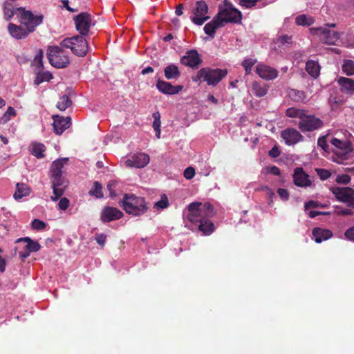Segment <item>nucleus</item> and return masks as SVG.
<instances>
[{
  "instance_id": "f257e3e1",
  "label": "nucleus",
  "mask_w": 354,
  "mask_h": 354,
  "mask_svg": "<svg viewBox=\"0 0 354 354\" xmlns=\"http://www.w3.org/2000/svg\"><path fill=\"white\" fill-rule=\"evenodd\" d=\"M68 161V158H62L53 162L50 169V178L53 196L50 198L57 201L62 197L68 186V181L63 176L62 169Z\"/></svg>"
},
{
  "instance_id": "f03ea898",
  "label": "nucleus",
  "mask_w": 354,
  "mask_h": 354,
  "mask_svg": "<svg viewBox=\"0 0 354 354\" xmlns=\"http://www.w3.org/2000/svg\"><path fill=\"white\" fill-rule=\"evenodd\" d=\"M201 203H192L188 205L187 219L192 223H200L198 230L205 235H209L214 230V225L209 220L206 219L201 210Z\"/></svg>"
},
{
  "instance_id": "7ed1b4c3",
  "label": "nucleus",
  "mask_w": 354,
  "mask_h": 354,
  "mask_svg": "<svg viewBox=\"0 0 354 354\" xmlns=\"http://www.w3.org/2000/svg\"><path fill=\"white\" fill-rule=\"evenodd\" d=\"M120 205L127 214L133 216L142 215L149 208L144 197L133 194H125Z\"/></svg>"
},
{
  "instance_id": "20e7f679",
  "label": "nucleus",
  "mask_w": 354,
  "mask_h": 354,
  "mask_svg": "<svg viewBox=\"0 0 354 354\" xmlns=\"http://www.w3.org/2000/svg\"><path fill=\"white\" fill-rule=\"evenodd\" d=\"M227 75L226 69L205 67L201 68L196 75L192 77L194 82H205L207 85L215 86Z\"/></svg>"
},
{
  "instance_id": "39448f33",
  "label": "nucleus",
  "mask_w": 354,
  "mask_h": 354,
  "mask_svg": "<svg viewBox=\"0 0 354 354\" xmlns=\"http://www.w3.org/2000/svg\"><path fill=\"white\" fill-rule=\"evenodd\" d=\"M59 45L63 48L71 49L72 53L78 57H84L88 50V42L81 35L66 37L60 42Z\"/></svg>"
},
{
  "instance_id": "423d86ee",
  "label": "nucleus",
  "mask_w": 354,
  "mask_h": 354,
  "mask_svg": "<svg viewBox=\"0 0 354 354\" xmlns=\"http://www.w3.org/2000/svg\"><path fill=\"white\" fill-rule=\"evenodd\" d=\"M216 16L219 17L224 26L227 23L240 24L242 20L241 12L228 0H224L223 7L219 6Z\"/></svg>"
},
{
  "instance_id": "0eeeda50",
  "label": "nucleus",
  "mask_w": 354,
  "mask_h": 354,
  "mask_svg": "<svg viewBox=\"0 0 354 354\" xmlns=\"http://www.w3.org/2000/svg\"><path fill=\"white\" fill-rule=\"evenodd\" d=\"M47 55L49 63L55 68H65L70 63L68 55L61 46H49Z\"/></svg>"
},
{
  "instance_id": "6e6552de",
  "label": "nucleus",
  "mask_w": 354,
  "mask_h": 354,
  "mask_svg": "<svg viewBox=\"0 0 354 354\" xmlns=\"http://www.w3.org/2000/svg\"><path fill=\"white\" fill-rule=\"evenodd\" d=\"M16 11H19V21L29 33L34 32L35 28L43 22L44 16L41 14L35 15L31 11L26 10L22 7L16 8Z\"/></svg>"
},
{
  "instance_id": "1a4fd4ad",
  "label": "nucleus",
  "mask_w": 354,
  "mask_h": 354,
  "mask_svg": "<svg viewBox=\"0 0 354 354\" xmlns=\"http://www.w3.org/2000/svg\"><path fill=\"white\" fill-rule=\"evenodd\" d=\"M310 32L317 37L321 42L328 45H334L339 38V33L337 31H331L326 27L311 28Z\"/></svg>"
},
{
  "instance_id": "9d476101",
  "label": "nucleus",
  "mask_w": 354,
  "mask_h": 354,
  "mask_svg": "<svg viewBox=\"0 0 354 354\" xmlns=\"http://www.w3.org/2000/svg\"><path fill=\"white\" fill-rule=\"evenodd\" d=\"M324 122L315 115L307 114L306 112L301 120L298 123V127L301 131L311 132L323 127Z\"/></svg>"
},
{
  "instance_id": "9b49d317",
  "label": "nucleus",
  "mask_w": 354,
  "mask_h": 354,
  "mask_svg": "<svg viewBox=\"0 0 354 354\" xmlns=\"http://www.w3.org/2000/svg\"><path fill=\"white\" fill-rule=\"evenodd\" d=\"M330 143L336 147L334 153L342 160H348L353 151L352 145L348 141H342L337 138H333Z\"/></svg>"
},
{
  "instance_id": "f8f14e48",
  "label": "nucleus",
  "mask_w": 354,
  "mask_h": 354,
  "mask_svg": "<svg viewBox=\"0 0 354 354\" xmlns=\"http://www.w3.org/2000/svg\"><path fill=\"white\" fill-rule=\"evenodd\" d=\"M208 12V6L204 1H197L193 10L194 15L191 17L192 21L198 26L203 25L206 21L209 19L207 15Z\"/></svg>"
},
{
  "instance_id": "ddd939ff",
  "label": "nucleus",
  "mask_w": 354,
  "mask_h": 354,
  "mask_svg": "<svg viewBox=\"0 0 354 354\" xmlns=\"http://www.w3.org/2000/svg\"><path fill=\"white\" fill-rule=\"evenodd\" d=\"M91 15L88 12H81L74 17L76 30L84 37L88 35L91 25Z\"/></svg>"
},
{
  "instance_id": "4468645a",
  "label": "nucleus",
  "mask_w": 354,
  "mask_h": 354,
  "mask_svg": "<svg viewBox=\"0 0 354 354\" xmlns=\"http://www.w3.org/2000/svg\"><path fill=\"white\" fill-rule=\"evenodd\" d=\"M203 61L201 55L195 49L189 50L185 55L180 58V63L192 68H198Z\"/></svg>"
},
{
  "instance_id": "2eb2a0df",
  "label": "nucleus",
  "mask_w": 354,
  "mask_h": 354,
  "mask_svg": "<svg viewBox=\"0 0 354 354\" xmlns=\"http://www.w3.org/2000/svg\"><path fill=\"white\" fill-rule=\"evenodd\" d=\"M150 160L149 156L145 153L134 154L125 161L129 167L143 168L147 166Z\"/></svg>"
},
{
  "instance_id": "dca6fc26",
  "label": "nucleus",
  "mask_w": 354,
  "mask_h": 354,
  "mask_svg": "<svg viewBox=\"0 0 354 354\" xmlns=\"http://www.w3.org/2000/svg\"><path fill=\"white\" fill-rule=\"evenodd\" d=\"M281 136L288 145H294L304 140V136L294 128H288L282 131Z\"/></svg>"
},
{
  "instance_id": "f3484780",
  "label": "nucleus",
  "mask_w": 354,
  "mask_h": 354,
  "mask_svg": "<svg viewBox=\"0 0 354 354\" xmlns=\"http://www.w3.org/2000/svg\"><path fill=\"white\" fill-rule=\"evenodd\" d=\"M123 216V213L118 208L113 207H104L100 214V220L102 223H109L118 220Z\"/></svg>"
},
{
  "instance_id": "a211bd4d",
  "label": "nucleus",
  "mask_w": 354,
  "mask_h": 354,
  "mask_svg": "<svg viewBox=\"0 0 354 354\" xmlns=\"http://www.w3.org/2000/svg\"><path fill=\"white\" fill-rule=\"evenodd\" d=\"M330 190L337 201L347 203L354 196V189L349 187H331Z\"/></svg>"
},
{
  "instance_id": "6ab92c4d",
  "label": "nucleus",
  "mask_w": 354,
  "mask_h": 354,
  "mask_svg": "<svg viewBox=\"0 0 354 354\" xmlns=\"http://www.w3.org/2000/svg\"><path fill=\"white\" fill-rule=\"evenodd\" d=\"M293 181L297 186L301 187H310L312 184L309 175L302 167H296L294 169Z\"/></svg>"
},
{
  "instance_id": "aec40b11",
  "label": "nucleus",
  "mask_w": 354,
  "mask_h": 354,
  "mask_svg": "<svg viewBox=\"0 0 354 354\" xmlns=\"http://www.w3.org/2000/svg\"><path fill=\"white\" fill-rule=\"evenodd\" d=\"M53 129L54 132L57 135H61L62 133L71 125V117H63L58 115H53Z\"/></svg>"
},
{
  "instance_id": "412c9836",
  "label": "nucleus",
  "mask_w": 354,
  "mask_h": 354,
  "mask_svg": "<svg viewBox=\"0 0 354 354\" xmlns=\"http://www.w3.org/2000/svg\"><path fill=\"white\" fill-rule=\"evenodd\" d=\"M158 90L165 95H176L179 93L183 89V86H174L170 82L158 80L156 83Z\"/></svg>"
},
{
  "instance_id": "4be33fe9",
  "label": "nucleus",
  "mask_w": 354,
  "mask_h": 354,
  "mask_svg": "<svg viewBox=\"0 0 354 354\" xmlns=\"http://www.w3.org/2000/svg\"><path fill=\"white\" fill-rule=\"evenodd\" d=\"M257 74L264 80H272L277 77L278 71L266 64H258L255 70Z\"/></svg>"
},
{
  "instance_id": "5701e85b",
  "label": "nucleus",
  "mask_w": 354,
  "mask_h": 354,
  "mask_svg": "<svg viewBox=\"0 0 354 354\" xmlns=\"http://www.w3.org/2000/svg\"><path fill=\"white\" fill-rule=\"evenodd\" d=\"M8 30L9 34L16 39H24L29 35V32L26 28L12 23L8 24Z\"/></svg>"
},
{
  "instance_id": "b1692460",
  "label": "nucleus",
  "mask_w": 354,
  "mask_h": 354,
  "mask_svg": "<svg viewBox=\"0 0 354 354\" xmlns=\"http://www.w3.org/2000/svg\"><path fill=\"white\" fill-rule=\"evenodd\" d=\"M224 26L221 19L218 16H215L213 19L206 24L204 26V32L210 37H214L216 29Z\"/></svg>"
},
{
  "instance_id": "393cba45",
  "label": "nucleus",
  "mask_w": 354,
  "mask_h": 354,
  "mask_svg": "<svg viewBox=\"0 0 354 354\" xmlns=\"http://www.w3.org/2000/svg\"><path fill=\"white\" fill-rule=\"evenodd\" d=\"M312 234L317 243H320L324 241L328 240L333 235L330 230L321 227H315L313 230Z\"/></svg>"
},
{
  "instance_id": "a878e982",
  "label": "nucleus",
  "mask_w": 354,
  "mask_h": 354,
  "mask_svg": "<svg viewBox=\"0 0 354 354\" xmlns=\"http://www.w3.org/2000/svg\"><path fill=\"white\" fill-rule=\"evenodd\" d=\"M3 11L4 19L7 21H10L15 15H17L19 17V11H16V8L14 7L12 3L4 1L3 3Z\"/></svg>"
},
{
  "instance_id": "bb28decb",
  "label": "nucleus",
  "mask_w": 354,
  "mask_h": 354,
  "mask_svg": "<svg viewBox=\"0 0 354 354\" xmlns=\"http://www.w3.org/2000/svg\"><path fill=\"white\" fill-rule=\"evenodd\" d=\"M338 84L342 88V91L352 93H354V80L341 77L337 80Z\"/></svg>"
},
{
  "instance_id": "cd10ccee",
  "label": "nucleus",
  "mask_w": 354,
  "mask_h": 354,
  "mask_svg": "<svg viewBox=\"0 0 354 354\" xmlns=\"http://www.w3.org/2000/svg\"><path fill=\"white\" fill-rule=\"evenodd\" d=\"M26 242V245L24 248L27 249L30 253L36 252L41 248V245L37 241H34L29 237L19 238L16 241V243Z\"/></svg>"
},
{
  "instance_id": "c85d7f7f",
  "label": "nucleus",
  "mask_w": 354,
  "mask_h": 354,
  "mask_svg": "<svg viewBox=\"0 0 354 354\" xmlns=\"http://www.w3.org/2000/svg\"><path fill=\"white\" fill-rule=\"evenodd\" d=\"M306 70L310 76L316 78L319 75L320 68L317 62L309 60L306 64Z\"/></svg>"
},
{
  "instance_id": "c756f323",
  "label": "nucleus",
  "mask_w": 354,
  "mask_h": 354,
  "mask_svg": "<svg viewBox=\"0 0 354 354\" xmlns=\"http://www.w3.org/2000/svg\"><path fill=\"white\" fill-rule=\"evenodd\" d=\"M164 73L167 80L177 79L180 75L178 67L174 64H169L165 67Z\"/></svg>"
},
{
  "instance_id": "7c9ffc66",
  "label": "nucleus",
  "mask_w": 354,
  "mask_h": 354,
  "mask_svg": "<svg viewBox=\"0 0 354 354\" xmlns=\"http://www.w3.org/2000/svg\"><path fill=\"white\" fill-rule=\"evenodd\" d=\"M17 189L13 195L15 200H19L24 196H28L30 194L29 187L24 183H17Z\"/></svg>"
},
{
  "instance_id": "2f4dec72",
  "label": "nucleus",
  "mask_w": 354,
  "mask_h": 354,
  "mask_svg": "<svg viewBox=\"0 0 354 354\" xmlns=\"http://www.w3.org/2000/svg\"><path fill=\"white\" fill-rule=\"evenodd\" d=\"M252 88L254 95L259 97L265 96L268 93L267 86L263 83L254 82Z\"/></svg>"
},
{
  "instance_id": "473e14b6",
  "label": "nucleus",
  "mask_w": 354,
  "mask_h": 354,
  "mask_svg": "<svg viewBox=\"0 0 354 354\" xmlns=\"http://www.w3.org/2000/svg\"><path fill=\"white\" fill-rule=\"evenodd\" d=\"M306 112L304 109L290 107L286 109V115L288 118H299L301 120Z\"/></svg>"
},
{
  "instance_id": "72a5a7b5",
  "label": "nucleus",
  "mask_w": 354,
  "mask_h": 354,
  "mask_svg": "<svg viewBox=\"0 0 354 354\" xmlns=\"http://www.w3.org/2000/svg\"><path fill=\"white\" fill-rule=\"evenodd\" d=\"M315 19L313 17L306 15H301L296 17L295 23L298 26H310L313 24Z\"/></svg>"
},
{
  "instance_id": "f704fd0d",
  "label": "nucleus",
  "mask_w": 354,
  "mask_h": 354,
  "mask_svg": "<svg viewBox=\"0 0 354 354\" xmlns=\"http://www.w3.org/2000/svg\"><path fill=\"white\" fill-rule=\"evenodd\" d=\"M288 95L292 100L297 102H304L306 99L305 93L297 89H290L288 91Z\"/></svg>"
},
{
  "instance_id": "c9c22d12",
  "label": "nucleus",
  "mask_w": 354,
  "mask_h": 354,
  "mask_svg": "<svg viewBox=\"0 0 354 354\" xmlns=\"http://www.w3.org/2000/svg\"><path fill=\"white\" fill-rule=\"evenodd\" d=\"M90 196H93L96 198H102L104 197V194L102 192V186L100 183L98 181H95L93 183V187L88 192Z\"/></svg>"
},
{
  "instance_id": "e433bc0d",
  "label": "nucleus",
  "mask_w": 354,
  "mask_h": 354,
  "mask_svg": "<svg viewBox=\"0 0 354 354\" xmlns=\"http://www.w3.org/2000/svg\"><path fill=\"white\" fill-rule=\"evenodd\" d=\"M46 147L41 143H33L32 145L31 153L37 158H41L44 156V152Z\"/></svg>"
},
{
  "instance_id": "4c0bfd02",
  "label": "nucleus",
  "mask_w": 354,
  "mask_h": 354,
  "mask_svg": "<svg viewBox=\"0 0 354 354\" xmlns=\"http://www.w3.org/2000/svg\"><path fill=\"white\" fill-rule=\"evenodd\" d=\"M72 104V101L67 95H62L57 102V107L60 111H64Z\"/></svg>"
},
{
  "instance_id": "58836bf2",
  "label": "nucleus",
  "mask_w": 354,
  "mask_h": 354,
  "mask_svg": "<svg viewBox=\"0 0 354 354\" xmlns=\"http://www.w3.org/2000/svg\"><path fill=\"white\" fill-rule=\"evenodd\" d=\"M43 51L39 49L36 55L34 57L32 65L36 68V71H42L44 68L43 66Z\"/></svg>"
},
{
  "instance_id": "ea45409f",
  "label": "nucleus",
  "mask_w": 354,
  "mask_h": 354,
  "mask_svg": "<svg viewBox=\"0 0 354 354\" xmlns=\"http://www.w3.org/2000/svg\"><path fill=\"white\" fill-rule=\"evenodd\" d=\"M342 71L348 76L354 75V61L351 59L344 60L342 66Z\"/></svg>"
},
{
  "instance_id": "a19ab883",
  "label": "nucleus",
  "mask_w": 354,
  "mask_h": 354,
  "mask_svg": "<svg viewBox=\"0 0 354 354\" xmlns=\"http://www.w3.org/2000/svg\"><path fill=\"white\" fill-rule=\"evenodd\" d=\"M153 128L156 131V137L160 138V114L158 111H156L153 113Z\"/></svg>"
},
{
  "instance_id": "79ce46f5",
  "label": "nucleus",
  "mask_w": 354,
  "mask_h": 354,
  "mask_svg": "<svg viewBox=\"0 0 354 354\" xmlns=\"http://www.w3.org/2000/svg\"><path fill=\"white\" fill-rule=\"evenodd\" d=\"M201 210L203 211V214L206 219H209L214 215V207L209 203H205L203 207H201Z\"/></svg>"
},
{
  "instance_id": "37998d69",
  "label": "nucleus",
  "mask_w": 354,
  "mask_h": 354,
  "mask_svg": "<svg viewBox=\"0 0 354 354\" xmlns=\"http://www.w3.org/2000/svg\"><path fill=\"white\" fill-rule=\"evenodd\" d=\"M169 206V201L165 194L161 196V199L154 203L153 208L156 209H163Z\"/></svg>"
},
{
  "instance_id": "c03bdc74",
  "label": "nucleus",
  "mask_w": 354,
  "mask_h": 354,
  "mask_svg": "<svg viewBox=\"0 0 354 354\" xmlns=\"http://www.w3.org/2000/svg\"><path fill=\"white\" fill-rule=\"evenodd\" d=\"M257 63V59L248 58L242 62L241 65L244 67L245 73L250 74L252 70V67Z\"/></svg>"
},
{
  "instance_id": "a18cd8bd",
  "label": "nucleus",
  "mask_w": 354,
  "mask_h": 354,
  "mask_svg": "<svg viewBox=\"0 0 354 354\" xmlns=\"http://www.w3.org/2000/svg\"><path fill=\"white\" fill-rule=\"evenodd\" d=\"M118 182L117 180H110L107 183V189L109 192V196L111 198H114L116 196L115 188L118 186Z\"/></svg>"
},
{
  "instance_id": "49530a36",
  "label": "nucleus",
  "mask_w": 354,
  "mask_h": 354,
  "mask_svg": "<svg viewBox=\"0 0 354 354\" xmlns=\"http://www.w3.org/2000/svg\"><path fill=\"white\" fill-rule=\"evenodd\" d=\"M32 228L36 230H43L45 229L46 224L43 221L35 218L31 223Z\"/></svg>"
},
{
  "instance_id": "de8ad7c7",
  "label": "nucleus",
  "mask_w": 354,
  "mask_h": 354,
  "mask_svg": "<svg viewBox=\"0 0 354 354\" xmlns=\"http://www.w3.org/2000/svg\"><path fill=\"white\" fill-rule=\"evenodd\" d=\"M317 174L319 176L321 180H325L329 178L331 176V173L324 169H315Z\"/></svg>"
},
{
  "instance_id": "09e8293b",
  "label": "nucleus",
  "mask_w": 354,
  "mask_h": 354,
  "mask_svg": "<svg viewBox=\"0 0 354 354\" xmlns=\"http://www.w3.org/2000/svg\"><path fill=\"white\" fill-rule=\"evenodd\" d=\"M195 174V169L192 167H188L185 169L183 176L186 179L191 180L194 177Z\"/></svg>"
},
{
  "instance_id": "8fccbe9b",
  "label": "nucleus",
  "mask_w": 354,
  "mask_h": 354,
  "mask_svg": "<svg viewBox=\"0 0 354 354\" xmlns=\"http://www.w3.org/2000/svg\"><path fill=\"white\" fill-rule=\"evenodd\" d=\"M61 198L58 203V207H59V209H61V210H66L67 209V208L69 207V205H70V201L66 198V197H63V198Z\"/></svg>"
},
{
  "instance_id": "3c124183",
  "label": "nucleus",
  "mask_w": 354,
  "mask_h": 354,
  "mask_svg": "<svg viewBox=\"0 0 354 354\" xmlns=\"http://www.w3.org/2000/svg\"><path fill=\"white\" fill-rule=\"evenodd\" d=\"M15 115L16 111L15 110V109L11 106L8 107L3 115L4 122H8L10 119V117H13Z\"/></svg>"
},
{
  "instance_id": "603ef678",
  "label": "nucleus",
  "mask_w": 354,
  "mask_h": 354,
  "mask_svg": "<svg viewBox=\"0 0 354 354\" xmlns=\"http://www.w3.org/2000/svg\"><path fill=\"white\" fill-rule=\"evenodd\" d=\"M351 178L350 177V176H348L347 174H342V175L338 176L336 180L338 183H342L344 185H347L351 182Z\"/></svg>"
},
{
  "instance_id": "864d4df0",
  "label": "nucleus",
  "mask_w": 354,
  "mask_h": 354,
  "mask_svg": "<svg viewBox=\"0 0 354 354\" xmlns=\"http://www.w3.org/2000/svg\"><path fill=\"white\" fill-rule=\"evenodd\" d=\"M277 193L281 200L286 201L289 198V192L286 189L279 188L277 189Z\"/></svg>"
},
{
  "instance_id": "5fc2aeb1",
  "label": "nucleus",
  "mask_w": 354,
  "mask_h": 354,
  "mask_svg": "<svg viewBox=\"0 0 354 354\" xmlns=\"http://www.w3.org/2000/svg\"><path fill=\"white\" fill-rule=\"evenodd\" d=\"M317 145L319 147H321L323 150L326 151L327 149L328 148L326 138L325 136H322V137L319 138L318 140H317Z\"/></svg>"
},
{
  "instance_id": "6e6d98bb",
  "label": "nucleus",
  "mask_w": 354,
  "mask_h": 354,
  "mask_svg": "<svg viewBox=\"0 0 354 354\" xmlns=\"http://www.w3.org/2000/svg\"><path fill=\"white\" fill-rule=\"evenodd\" d=\"M95 239L100 245L104 246L106 240V236L102 233L97 234Z\"/></svg>"
},
{
  "instance_id": "4d7b16f0",
  "label": "nucleus",
  "mask_w": 354,
  "mask_h": 354,
  "mask_svg": "<svg viewBox=\"0 0 354 354\" xmlns=\"http://www.w3.org/2000/svg\"><path fill=\"white\" fill-rule=\"evenodd\" d=\"M266 170L267 171L268 173H270L271 174H273L274 176H279L281 174V170L280 169L275 166V165H272V166H270V167H267L266 168Z\"/></svg>"
},
{
  "instance_id": "13d9d810",
  "label": "nucleus",
  "mask_w": 354,
  "mask_h": 354,
  "mask_svg": "<svg viewBox=\"0 0 354 354\" xmlns=\"http://www.w3.org/2000/svg\"><path fill=\"white\" fill-rule=\"evenodd\" d=\"M36 73L39 75H41L44 81H50L53 78V75L49 71L43 72L42 71L38 70L36 71Z\"/></svg>"
},
{
  "instance_id": "bf43d9fd",
  "label": "nucleus",
  "mask_w": 354,
  "mask_h": 354,
  "mask_svg": "<svg viewBox=\"0 0 354 354\" xmlns=\"http://www.w3.org/2000/svg\"><path fill=\"white\" fill-rule=\"evenodd\" d=\"M344 236L348 240L354 242V227L346 230L344 232Z\"/></svg>"
},
{
  "instance_id": "052dcab7",
  "label": "nucleus",
  "mask_w": 354,
  "mask_h": 354,
  "mask_svg": "<svg viewBox=\"0 0 354 354\" xmlns=\"http://www.w3.org/2000/svg\"><path fill=\"white\" fill-rule=\"evenodd\" d=\"M281 151L278 147L274 146L269 151V156L272 158H277L280 156Z\"/></svg>"
},
{
  "instance_id": "680f3d73",
  "label": "nucleus",
  "mask_w": 354,
  "mask_h": 354,
  "mask_svg": "<svg viewBox=\"0 0 354 354\" xmlns=\"http://www.w3.org/2000/svg\"><path fill=\"white\" fill-rule=\"evenodd\" d=\"M318 207H319L318 202L314 201H309L304 205L305 209H308L311 207L316 208Z\"/></svg>"
},
{
  "instance_id": "e2e57ef3",
  "label": "nucleus",
  "mask_w": 354,
  "mask_h": 354,
  "mask_svg": "<svg viewBox=\"0 0 354 354\" xmlns=\"http://www.w3.org/2000/svg\"><path fill=\"white\" fill-rule=\"evenodd\" d=\"M329 212H318V211H310L308 212L309 217L313 218L319 215H329Z\"/></svg>"
},
{
  "instance_id": "0e129e2a",
  "label": "nucleus",
  "mask_w": 354,
  "mask_h": 354,
  "mask_svg": "<svg viewBox=\"0 0 354 354\" xmlns=\"http://www.w3.org/2000/svg\"><path fill=\"white\" fill-rule=\"evenodd\" d=\"M61 1H62V4H63L64 7V8H65L68 11H69V12H77V11L76 9H73V8H71V7L69 6V4H68V3H69V1H68V0H62Z\"/></svg>"
},
{
  "instance_id": "69168bd1",
  "label": "nucleus",
  "mask_w": 354,
  "mask_h": 354,
  "mask_svg": "<svg viewBox=\"0 0 354 354\" xmlns=\"http://www.w3.org/2000/svg\"><path fill=\"white\" fill-rule=\"evenodd\" d=\"M30 252L24 248V250L20 251L19 255L22 260L28 258L30 256Z\"/></svg>"
},
{
  "instance_id": "338daca9",
  "label": "nucleus",
  "mask_w": 354,
  "mask_h": 354,
  "mask_svg": "<svg viewBox=\"0 0 354 354\" xmlns=\"http://www.w3.org/2000/svg\"><path fill=\"white\" fill-rule=\"evenodd\" d=\"M292 37L288 35H283L279 38V41L282 44H290L291 42Z\"/></svg>"
},
{
  "instance_id": "774afa93",
  "label": "nucleus",
  "mask_w": 354,
  "mask_h": 354,
  "mask_svg": "<svg viewBox=\"0 0 354 354\" xmlns=\"http://www.w3.org/2000/svg\"><path fill=\"white\" fill-rule=\"evenodd\" d=\"M183 4H182V3L178 4L176 8V10H175L176 15L178 16L182 15L183 13Z\"/></svg>"
}]
</instances>
